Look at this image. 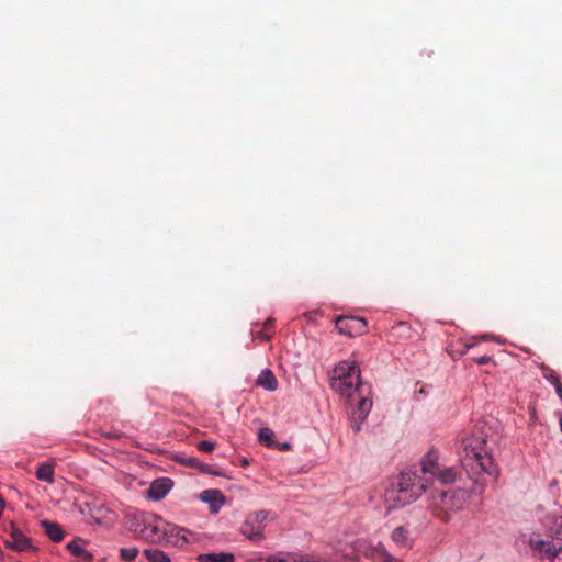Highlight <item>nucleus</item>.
<instances>
[{
	"label": "nucleus",
	"mask_w": 562,
	"mask_h": 562,
	"mask_svg": "<svg viewBox=\"0 0 562 562\" xmlns=\"http://www.w3.org/2000/svg\"><path fill=\"white\" fill-rule=\"evenodd\" d=\"M429 484V479L420 477L416 472L405 471L398 476L397 499L403 504H409L416 501Z\"/></svg>",
	"instance_id": "3"
},
{
	"label": "nucleus",
	"mask_w": 562,
	"mask_h": 562,
	"mask_svg": "<svg viewBox=\"0 0 562 562\" xmlns=\"http://www.w3.org/2000/svg\"><path fill=\"white\" fill-rule=\"evenodd\" d=\"M4 506H5V501L3 499L2 496H0V512L2 513V510L4 509Z\"/></svg>",
	"instance_id": "37"
},
{
	"label": "nucleus",
	"mask_w": 562,
	"mask_h": 562,
	"mask_svg": "<svg viewBox=\"0 0 562 562\" xmlns=\"http://www.w3.org/2000/svg\"><path fill=\"white\" fill-rule=\"evenodd\" d=\"M337 330L348 337H357L367 334L368 322L358 316H338L335 318Z\"/></svg>",
	"instance_id": "5"
},
{
	"label": "nucleus",
	"mask_w": 562,
	"mask_h": 562,
	"mask_svg": "<svg viewBox=\"0 0 562 562\" xmlns=\"http://www.w3.org/2000/svg\"><path fill=\"white\" fill-rule=\"evenodd\" d=\"M215 443L210 440H203L198 443V449L202 452L210 453L214 450Z\"/></svg>",
	"instance_id": "25"
},
{
	"label": "nucleus",
	"mask_w": 562,
	"mask_h": 562,
	"mask_svg": "<svg viewBox=\"0 0 562 562\" xmlns=\"http://www.w3.org/2000/svg\"><path fill=\"white\" fill-rule=\"evenodd\" d=\"M407 535L408 531L404 527L400 526L393 530L391 537L395 543L404 546L407 540Z\"/></svg>",
	"instance_id": "22"
},
{
	"label": "nucleus",
	"mask_w": 562,
	"mask_h": 562,
	"mask_svg": "<svg viewBox=\"0 0 562 562\" xmlns=\"http://www.w3.org/2000/svg\"><path fill=\"white\" fill-rule=\"evenodd\" d=\"M486 445V438L474 434L462 440L461 463L469 475L497 476V468Z\"/></svg>",
	"instance_id": "2"
},
{
	"label": "nucleus",
	"mask_w": 562,
	"mask_h": 562,
	"mask_svg": "<svg viewBox=\"0 0 562 562\" xmlns=\"http://www.w3.org/2000/svg\"><path fill=\"white\" fill-rule=\"evenodd\" d=\"M273 438L274 434L269 428H261L258 434L259 442L267 446L272 447L273 446Z\"/></svg>",
	"instance_id": "21"
},
{
	"label": "nucleus",
	"mask_w": 562,
	"mask_h": 562,
	"mask_svg": "<svg viewBox=\"0 0 562 562\" xmlns=\"http://www.w3.org/2000/svg\"><path fill=\"white\" fill-rule=\"evenodd\" d=\"M436 479H438L442 484H451L456 481V473L450 468L445 470L439 469Z\"/></svg>",
	"instance_id": "20"
},
{
	"label": "nucleus",
	"mask_w": 562,
	"mask_h": 562,
	"mask_svg": "<svg viewBox=\"0 0 562 562\" xmlns=\"http://www.w3.org/2000/svg\"><path fill=\"white\" fill-rule=\"evenodd\" d=\"M268 562H289V559L283 557L282 554L271 555L267 560Z\"/></svg>",
	"instance_id": "30"
},
{
	"label": "nucleus",
	"mask_w": 562,
	"mask_h": 562,
	"mask_svg": "<svg viewBox=\"0 0 562 562\" xmlns=\"http://www.w3.org/2000/svg\"><path fill=\"white\" fill-rule=\"evenodd\" d=\"M540 368H541V370L548 371V373L544 374V379L550 384H552L553 386H557L558 384L561 383L560 376L553 370H549V368L546 364H542Z\"/></svg>",
	"instance_id": "24"
},
{
	"label": "nucleus",
	"mask_w": 562,
	"mask_h": 562,
	"mask_svg": "<svg viewBox=\"0 0 562 562\" xmlns=\"http://www.w3.org/2000/svg\"><path fill=\"white\" fill-rule=\"evenodd\" d=\"M560 427H561V431H562V418L560 419Z\"/></svg>",
	"instance_id": "39"
},
{
	"label": "nucleus",
	"mask_w": 562,
	"mask_h": 562,
	"mask_svg": "<svg viewBox=\"0 0 562 562\" xmlns=\"http://www.w3.org/2000/svg\"><path fill=\"white\" fill-rule=\"evenodd\" d=\"M41 526L44 528L45 533L52 541L57 543L64 539L65 532L57 522L42 520Z\"/></svg>",
	"instance_id": "16"
},
{
	"label": "nucleus",
	"mask_w": 562,
	"mask_h": 562,
	"mask_svg": "<svg viewBox=\"0 0 562 562\" xmlns=\"http://www.w3.org/2000/svg\"><path fill=\"white\" fill-rule=\"evenodd\" d=\"M200 499L209 504L212 514L218 513L225 504V496L220 490H205L200 494Z\"/></svg>",
	"instance_id": "13"
},
{
	"label": "nucleus",
	"mask_w": 562,
	"mask_h": 562,
	"mask_svg": "<svg viewBox=\"0 0 562 562\" xmlns=\"http://www.w3.org/2000/svg\"><path fill=\"white\" fill-rule=\"evenodd\" d=\"M54 467L50 463H42L35 472V475L40 481H44L47 483L54 482Z\"/></svg>",
	"instance_id": "18"
},
{
	"label": "nucleus",
	"mask_w": 562,
	"mask_h": 562,
	"mask_svg": "<svg viewBox=\"0 0 562 562\" xmlns=\"http://www.w3.org/2000/svg\"><path fill=\"white\" fill-rule=\"evenodd\" d=\"M138 549L136 547H131V548H122L120 550V558L123 560V561H126V562H131V561H134L136 559V557L138 555Z\"/></svg>",
	"instance_id": "23"
},
{
	"label": "nucleus",
	"mask_w": 562,
	"mask_h": 562,
	"mask_svg": "<svg viewBox=\"0 0 562 562\" xmlns=\"http://www.w3.org/2000/svg\"><path fill=\"white\" fill-rule=\"evenodd\" d=\"M557 394L562 398V383L554 386Z\"/></svg>",
	"instance_id": "35"
},
{
	"label": "nucleus",
	"mask_w": 562,
	"mask_h": 562,
	"mask_svg": "<svg viewBox=\"0 0 562 562\" xmlns=\"http://www.w3.org/2000/svg\"><path fill=\"white\" fill-rule=\"evenodd\" d=\"M165 521L156 515H140L136 518L134 531L139 538L153 542H164Z\"/></svg>",
	"instance_id": "4"
},
{
	"label": "nucleus",
	"mask_w": 562,
	"mask_h": 562,
	"mask_svg": "<svg viewBox=\"0 0 562 562\" xmlns=\"http://www.w3.org/2000/svg\"><path fill=\"white\" fill-rule=\"evenodd\" d=\"M164 541L176 548H182L189 543L191 532L186 528L166 522Z\"/></svg>",
	"instance_id": "9"
},
{
	"label": "nucleus",
	"mask_w": 562,
	"mask_h": 562,
	"mask_svg": "<svg viewBox=\"0 0 562 562\" xmlns=\"http://www.w3.org/2000/svg\"><path fill=\"white\" fill-rule=\"evenodd\" d=\"M473 362L477 363V364H487L492 361V358L487 355H484V356H480V357H474L473 359Z\"/></svg>",
	"instance_id": "28"
},
{
	"label": "nucleus",
	"mask_w": 562,
	"mask_h": 562,
	"mask_svg": "<svg viewBox=\"0 0 562 562\" xmlns=\"http://www.w3.org/2000/svg\"><path fill=\"white\" fill-rule=\"evenodd\" d=\"M69 552L81 562H91L93 554L83 548V540L76 538L67 544Z\"/></svg>",
	"instance_id": "14"
},
{
	"label": "nucleus",
	"mask_w": 562,
	"mask_h": 562,
	"mask_svg": "<svg viewBox=\"0 0 562 562\" xmlns=\"http://www.w3.org/2000/svg\"><path fill=\"white\" fill-rule=\"evenodd\" d=\"M441 496H442V502H443L445 504L447 503V499H448V498L450 499V498L452 497L448 492L442 493V495H441Z\"/></svg>",
	"instance_id": "36"
},
{
	"label": "nucleus",
	"mask_w": 562,
	"mask_h": 562,
	"mask_svg": "<svg viewBox=\"0 0 562 562\" xmlns=\"http://www.w3.org/2000/svg\"><path fill=\"white\" fill-rule=\"evenodd\" d=\"M199 562H234L235 555L231 552H210L198 555Z\"/></svg>",
	"instance_id": "17"
},
{
	"label": "nucleus",
	"mask_w": 562,
	"mask_h": 562,
	"mask_svg": "<svg viewBox=\"0 0 562 562\" xmlns=\"http://www.w3.org/2000/svg\"><path fill=\"white\" fill-rule=\"evenodd\" d=\"M144 554L149 562H171L170 558L160 549H146Z\"/></svg>",
	"instance_id": "19"
},
{
	"label": "nucleus",
	"mask_w": 562,
	"mask_h": 562,
	"mask_svg": "<svg viewBox=\"0 0 562 562\" xmlns=\"http://www.w3.org/2000/svg\"><path fill=\"white\" fill-rule=\"evenodd\" d=\"M297 562H324V560L319 559V558L315 560V559H310L308 557H305V558H301L300 561H297Z\"/></svg>",
	"instance_id": "33"
},
{
	"label": "nucleus",
	"mask_w": 562,
	"mask_h": 562,
	"mask_svg": "<svg viewBox=\"0 0 562 562\" xmlns=\"http://www.w3.org/2000/svg\"><path fill=\"white\" fill-rule=\"evenodd\" d=\"M199 469L203 472V473H210V474H214V475H220L218 472L216 471H213L212 470V467L209 465V464H204L202 462H200V465H199Z\"/></svg>",
	"instance_id": "29"
},
{
	"label": "nucleus",
	"mask_w": 562,
	"mask_h": 562,
	"mask_svg": "<svg viewBox=\"0 0 562 562\" xmlns=\"http://www.w3.org/2000/svg\"><path fill=\"white\" fill-rule=\"evenodd\" d=\"M101 436L108 438V439H121L123 437V434L121 431H106L101 429L100 430Z\"/></svg>",
	"instance_id": "26"
},
{
	"label": "nucleus",
	"mask_w": 562,
	"mask_h": 562,
	"mask_svg": "<svg viewBox=\"0 0 562 562\" xmlns=\"http://www.w3.org/2000/svg\"><path fill=\"white\" fill-rule=\"evenodd\" d=\"M256 385L263 387L267 391H276L278 387V381L270 369H265L260 372L257 378Z\"/></svg>",
	"instance_id": "15"
},
{
	"label": "nucleus",
	"mask_w": 562,
	"mask_h": 562,
	"mask_svg": "<svg viewBox=\"0 0 562 562\" xmlns=\"http://www.w3.org/2000/svg\"><path fill=\"white\" fill-rule=\"evenodd\" d=\"M530 547L540 553H543L550 562H562V539H531Z\"/></svg>",
	"instance_id": "7"
},
{
	"label": "nucleus",
	"mask_w": 562,
	"mask_h": 562,
	"mask_svg": "<svg viewBox=\"0 0 562 562\" xmlns=\"http://www.w3.org/2000/svg\"><path fill=\"white\" fill-rule=\"evenodd\" d=\"M419 393L420 394H426V392H425V390L423 387L419 390Z\"/></svg>",
	"instance_id": "38"
},
{
	"label": "nucleus",
	"mask_w": 562,
	"mask_h": 562,
	"mask_svg": "<svg viewBox=\"0 0 562 562\" xmlns=\"http://www.w3.org/2000/svg\"><path fill=\"white\" fill-rule=\"evenodd\" d=\"M439 469L438 453L430 450L420 461V470L424 474V479H429L430 484L436 479Z\"/></svg>",
	"instance_id": "11"
},
{
	"label": "nucleus",
	"mask_w": 562,
	"mask_h": 562,
	"mask_svg": "<svg viewBox=\"0 0 562 562\" xmlns=\"http://www.w3.org/2000/svg\"><path fill=\"white\" fill-rule=\"evenodd\" d=\"M172 485V481L168 477L155 480L147 491L148 497L154 501H160L169 493Z\"/></svg>",
	"instance_id": "12"
},
{
	"label": "nucleus",
	"mask_w": 562,
	"mask_h": 562,
	"mask_svg": "<svg viewBox=\"0 0 562 562\" xmlns=\"http://www.w3.org/2000/svg\"><path fill=\"white\" fill-rule=\"evenodd\" d=\"M10 540L4 541V546L11 550L22 552L32 548L30 538L25 537L14 524H11Z\"/></svg>",
	"instance_id": "10"
},
{
	"label": "nucleus",
	"mask_w": 562,
	"mask_h": 562,
	"mask_svg": "<svg viewBox=\"0 0 562 562\" xmlns=\"http://www.w3.org/2000/svg\"><path fill=\"white\" fill-rule=\"evenodd\" d=\"M268 512H256L247 517L241 526V532L251 541H260L263 538V522Z\"/></svg>",
	"instance_id": "6"
},
{
	"label": "nucleus",
	"mask_w": 562,
	"mask_h": 562,
	"mask_svg": "<svg viewBox=\"0 0 562 562\" xmlns=\"http://www.w3.org/2000/svg\"><path fill=\"white\" fill-rule=\"evenodd\" d=\"M290 447H291V445L289 442H284V443L279 446V450L285 451V450H289Z\"/></svg>",
	"instance_id": "34"
},
{
	"label": "nucleus",
	"mask_w": 562,
	"mask_h": 562,
	"mask_svg": "<svg viewBox=\"0 0 562 562\" xmlns=\"http://www.w3.org/2000/svg\"><path fill=\"white\" fill-rule=\"evenodd\" d=\"M274 319L268 318L263 324V329L266 331L270 330L273 327Z\"/></svg>",
	"instance_id": "32"
},
{
	"label": "nucleus",
	"mask_w": 562,
	"mask_h": 562,
	"mask_svg": "<svg viewBox=\"0 0 562 562\" xmlns=\"http://www.w3.org/2000/svg\"><path fill=\"white\" fill-rule=\"evenodd\" d=\"M270 337H271V334L267 333L265 329L257 333V338H260L261 340L267 341L270 339Z\"/></svg>",
	"instance_id": "31"
},
{
	"label": "nucleus",
	"mask_w": 562,
	"mask_h": 562,
	"mask_svg": "<svg viewBox=\"0 0 562 562\" xmlns=\"http://www.w3.org/2000/svg\"><path fill=\"white\" fill-rule=\"evenodd\" d=\"M417 333L406 323L398 322L386 333L387 341L392 345L404 346L417 337Z\"/></svg>",
	"instance_id": "8"
},
{
	"label": "nucleus",
	"mask_w": 562,
	"mask_h": 562,
	"mask_svg": "<svg viewBox=\"0 0 562 562\" xmlns=\"http://www.w3.org/2000/svg\"><path fill=\"white\" fill-rule=\"evenodd\" d=\"M181 462L186 465H189V467H192V468H199L200 465V461L199 459L194 458V457H190V458H187V459H182Z\"/></svg>",
	"instance_id": "27"
},
{
	"label": "nucleus",
	"mask_w": 562,
	"mask_h": 562,
	"mask_svg": "<svg viewBox=\"0 0 562 562\" xmlns=\"http://www.w3.org/2000/svg\"><path fill=\"white\" fill-rule=\"evenodd\" d=\"M330 386L346 396L350 404H356L359 414L366 417L372 407V401L362 395L360 369L356 361H340L334 369Z\"/></svg>",
	"instance_id": "1"
}]
</instances>
